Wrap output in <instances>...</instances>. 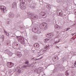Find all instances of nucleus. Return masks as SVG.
I'll return each mask as SVG.
<instances>
[{
  "instance_id": "nucleus-12",
  "label": "nucleus",
  "mask_w": 76,
  "mask_h": 76,
  "mask_svg": "<svg viewBox=\"0 0 76 76\" xmlns=\"http://www.w3.org/2000/svg\"><path fill=\"white\" fill-rule=\"evenodd\" d=\"M54 28L55 29H57V30H58V29H60V28H61V27L58 26V25L57 24H56L54 25Z\"/></svg>"
},
{
  "instance_id": "nucleus-61",
  "label": "nucleus",
  "mask_w": 76,
  "mask_h": 76,
  "mask_svg": "<svg viewBox=\"0 0 76 76\" xmlns=\"http://www.w3.org/2000/svg\"><path fill=\"white\" fill-rule=\"evenodd\" d=\"M75 36H76V34H75ZM76 36L75 38V39H76Z\"/></svg>"
},
{
  "instance_id": "nucleus-36",
  "label": "nucleus",
  "mask_w": 76,
  "mask_h": 76,
  "mask_svg": "<svg viewBox=\"0 0 76 76\" xmlns=\"http://www.w3.org/2000/svg\"><path fill=\"white\" fill-rule=\"evenodd\" d=\"M54 24H56V21L55 20L53 22Z\"/></svg>"
},
{
  "instance_id": "nucleus-15",
  "label": "nucleus",
  "mask_w": 76,
  "mask_h": 76,
  "mask_svg": "<svg viewBox=\"0 0 76 76\" xmlns=\"http://www.w3.org/2000/svg\"><path fill=\"white\" fill-rule=\"evenodd\" d=\"M59 16H61V17H64V15H63V13L62 12H59Z\"/></svg>"
},
{
  "instance_id": "nucleus-3",
  "label": "nucleus",
  "mask_w": 76,
  "mask_h": 76,
  "mask_svg": "<svg viewBox=\"0 0 76 76\" xmlns=\"http://www.w3.org/2000/svg\"><path fill=\"white\" fill-rule=\"evenodd\" d=\"M47 27L48 26L47 25V23L45 22H43L40 24L39 26V27L40 28V29H42V28H43L45 29H46L47 28Z\"/></svg>"
},
{
  "instance_id": "nucleus-29",
  "label": "nucleus",
  "mask_w": 76,
  "mask_h": 76,
  "mask_svg": "<svg viewBox=\"0 0 76 76\" xmlns=\"http://www.w3.org/2000/svg\"><path fill=\"white\" fill-rule=\"evenodd\" d=\"M37 3H34L33 4V5L34 6H37Z\"/></svg>"
},
{
  "instance_id": "nucleus-7",
  "label": "nucleus",
  "mask_w": 76,
  "mask_h": 76,
  "mask_svg": "<svg viewBox=\"0 0 76 76\" xmlns=\"http://www.w3.org/2000/svg\"><path fill=\"white\" fill-rule=\"evenodd\" d=\"M52 60L53 62H56V61H58V56H56L55 58H53Z\"/></svg>"
},
{
  "instance_id": "nucleus-51",
  "label": "nucleus",
  "mask_w": 76,
  "mask_h": 76,
  "mask_svg": "<svg viewBox=\"0 0 76 76\" xmlns=\"http://www.w3.org/2000/svg\"><path fill=\"white\" fill-rule=\"evenodd\" d=\"M68 48V47H65V48Z\"/></svg>"
},
{
  "instance_id": "nucleus-4",
  "label": "nucleus",
  "mask_w": 76,
  "mask_h": 76,
  "mask_svg": "<svg viewBox=\"0 0 76 76\" xmlns=\"http://www.w3.org/2000/svg\"><path fill=\"white\" fill-rule=\"evenodd\" d=\"M12 47L14 48V49H16V48H19L20 47V44L14 42L12 45Z\"/></svg>"
},
{
  "instance_id": "nucleus-26",
  "label": "nucleus",
  "mask_w": 76,
  "mask_h": 76,
  "mask_svg": "<svg viewBox=\"0 0 76 76\" xmlns=\"http://www.w3.org/2000/svg\"><path fill=\"white\" fill-rule=\"evenodd\" d=\"M50 34V37H53V36H54V34L53 33H51Z\"/></svg>"
},
{
  "instance_id": "nucleus-52",
  "label": "nucleus",
  "mask_w": 76,
  "mask_h": 76,
  "mask_svg": "<svg viewBox=\"0 0 76 76\" xmlns=\"http://www.w3.org/2000/svg\"><path fill=\"white\" fill-rule=\"evenodd\" d=\"M75 25H76V24H74L73 25V26H75Z\"/></svg>"
},
{
  "instance_id": "nucleus-20",
  "label": "nucleus",
  "mask_w": 76,
  "mask_h": 76,
  "mask_svg": "<svg viewBox=\"0 0 76 76\" xmlns=\"http://www.w3.org/2000/svg\"><path fill=\"white\" fill-rule=\"evenodd\" d=\"M57 76H64V74H58Z\"/></svg>"
},
{
  "instance_id": "nucleus-21",
  "label": "nucleus",
  "mask_w": 76,
  "mask_h": 76,
  "mask_svg": "<svg viewBox=\"0 0 76 76\" xmlns=\"http://www.w3.org/2000/svg\"><path fill=\"white\" fill-rule=\"evenodd\" d=\"M65 75L66 76H68L69 75V73L68 72V70H67L65 72Z\"/></svg>"
},
{
  "instance_id": "nucleus-46",
  "label": "nucleus",
  "mask_w": 76,
  "mask_h": 76,
  "mask_svg": "<svg viewBox=\"0 0 76 76\" xmlns=\"http://www.w3.org/2000/svg\"><path fill=\"white\" fill-rule=\"evenodd\" d=\"M74 54H75V55H76V52H74Z\"/></svg>"
},
{
  "instance_id": "nucleus-60",
  "label": "nucleus",
  "mask_w": 76,
  "mask_h": 76,
  "mask_svg": "<svg viewBox=\"0 0 76 76\" xmlns=\"http://www.w3.org/2000/svg\"><path fill=\"white\" fill-rule=\"evenodd\" d=\"M57 11H60V10H57Z\"/></svg>"
},
{
  "instance_id": "nucleus-14",
  "label": "nucleus",
  "mask_w": 76,
  "mask_h": 76,
  "mask_svg": "<svg viewBox=\"0 0 76 76\" xmlns=\"http://www.w3.org/2000/svg\"><path fill=\"white\" fill-rule=\"evenodd\" d=\"M34 47H36L37 48H38L39 47V43H36L34 45Z\"/></svg>"
},
{
  "instance_id": "nucleus-18",
  "label": "nucleus",
  "mask_w": 76,
  "mask_h": 76,
  "mask_svg": "<svg viewBox=\"0 0 76 76\" xmlns=\"http://www.w3.org/2000/svg\"><path fill=\"white\" fill-rule=\"evenodd\" d=\"M46 7L47 8L49 9L50 8V5L49 4H47V5H46Z\"/></svg>"
},
{
  "instance_id": "nucleus-44",
  "label": "nucleus",
  "mask_w": 76,
  "mask_h": 76,
  "mask_svg": "<svg viewBox=\"0 0 76 76\" xmlns=\"http://www.w3.org/2000/svg\"><path fill=\"white\" fill-rule=\"evenodd\" d=\"M17 69H20V67H17Z\"/></svg>"
},
{
  "instance_id": "nucleus-39",
  "label": "nucleus",
  "mask_w": 76,
  "mask_h": 76,
  "mask_svg": "<svg viewBox=\"0 0 76 76\" xmlns=\"http://www.w3.org/2000/svg\"><path fill=\"white\" fill-rule=\"evenodd\" d=\"M56 1L58 3H59V2H60V0H56Z\"/></svg>"
},
{
  "instance_id": "nucleus-17",
  "label": "nucleus",
  "mask_w": 76,
  "mask_h": 76,
  "mask_svg": "<svg viewBox=\"0 0 76 76\" xmlns=\"http://www.w3.org/2000/svg\"><path fill=\"white\" fill-rule=\"evenodd\" d=\"M50 39V38H47L44 39V41H45V42H47Z\"/></svg>"
},
{
  "instance_id": "nucleus-24",
  "label": "nucleus",
  "mask_w": 76,
  "mask_h": 76,
  "mask_svg": "<svg viewBox=\"0 0 76 76\" xmlns=\"http://www.w3.org/2000/svg\"><path fill=\"white\" fill-rule=\"evenodd\" d=\"M4 33H5V34H6V35H7V36H9V33H8V35H7V31H6V30H4Z\"/></svg>"
},
{
  "instance_id": "nucleus-45",
  "label": "nucleus",
  "mask_w": 76,
  "mask_h": 76,
  "mask_svg": "<svg viewBox=\"0 0 76 76\" xmlns=\"http://www.w3.org/2000/svg\"><path fill=\"white\" fill-rule=\"evenodd\" d=\"M32 65H31V66H30L31 67H34V66H33V64H32Z\"/></svg>"
},
{
  "instance_id": "nucleus-31",
  "label": "nucleus",
  "mask_w": 76,
  "mask_h": 76,
  "mask_svg": "<svg viewBox=\"0 0 76 76\" xmlns=\"http://www.w3.org/2000/svg\"><path fill=\"white\" fill-rule=\"evenodd\" d=\"M10 21H7V24H8V25H9L10 24Z\"/></svg>"
},
{
  "instance_id": "nucleus-41",
  "label": "nucleus",
  "mask_w": 76,
  "mask_h": 76,
  "mask_svg": "<svg viewBox=\"0 0 76 76\" xmlns=\"http://www.w3.org/2000/svg\"><path fill=\"white\" fill-rule=\"evenodd\" d=\"M45 49H46L45 50H47L48 49V47H47V46L45 47Z\"/></svg>"
},
{
  "instance_id": "nucleus-58",
  "label": "nucleus",
  "mask_w": 76,
  "mask_h": 76,
  "mask_svg": "<svg viewBox=\"0 0 76 76\" xmlns=\"http://www.w3.org/2000/svg\"><path fill=\"white\" fill-rule=\"evenodd\" d=\"M34 58H32L31 60H34Z\"/></svg>"
},
{
  "instance_id": "nucleus-54",
  "label": "nucleus",
  "mask_w": 76,
  "mask_h": 76,
  "mask_svg": "<svg viewBox=\"0 0 76 76\" xmlns=\"http://www.w3.org/2000/svg\"><path fill=\"white\" fill-rule=\"evenodd\" d=\"M42 58H39V60H41V59Z\"/></svg>"
},
{
  "instance_id": "nucleus-23",
  "label": "nucleus",
  "mask_w": 76,
  "mask_h": 76,
  "mask_svg": "<svg viewBox=\"0 0 76 76\" xmlns=\"http://www.w3.org/2000/svg\"><path fill=\"white\" fill-rule=\"evenodd\" d=\"M42 68H43L42 67H40L38 69L40 70V71L41 72L42 71Z\"/></svg>"
},
{
  "instance_id": "nucleus-34",
  "label": "nucleus",
  "mask_w": 76,
  "mask_h": 76,
  "mask_svg": "<svg viewBox=\"0 0 76 76\" xmlns=\"http://www.w3.org/2000/svg\"><path fill=\"white\" fill-rule=\"evenodd\" d=\"M18 73H20L21 72V70H18Z\"/></svg>"
},
{
  "instance_id": "nucleus-9",
  "label": "nucleus",
  "mask_w": 76,
  "mask_h": 76,
  "mask_svg": "<svg viewBox=\"0 0 76 76\" xmlns=\"http://www.w3.org/2000/svg\"><path fill=\"white\" fill-rule=\"evenodd\" d=\"M17 5V4H16V2H14L12 4V7L13 9H15L16 7V5Z\"/></svg>"
},
{
  "instance_id": "nucleus-5",
  "label": "nucleus",
  "mask_w": 76,
  "mask_h": 76,
  "mask_svg": "<svg viewBox=\"0 0 76 76\" xmlns=\"http://www.w3.org/2000/svg\"><path fill=\"white\" fill-rule=\"evenodd\" d=\"M7 65L8 67H9V68H11V67H13V66H14V65L13 64V63L11 62H7Z\"/></svg>"
},
{
  "instance_id": "nucleus-6",
  "label": "nucleus",
  "mask_w": 76,
  "mask_h": 76,
  "mask_svg": "<svg viewBox=\"0 0 76 76\" xmlns=\"http://www.w3.org/2000/svg\"><path fill=\"white\" fill-rule=\"evenodd\" d=\"M40 15L42 16V18H47V15L44 12H42L40 13Z\"/></svg>"
},
{
  "instance_id": "nucleus-8",
  "label": "nucleus",
  "mask_w": 76,
  "mask_h": 76,
  "mask_svg": "<svg viewBox=\"0 0 76 76\" xmlns=\"http://www.w3.org/2000/svg\"><path fill=\"white\" fill-rule=\"evenodd\" d=\"M4 8H5V7L3 6H0V10H1L2 12H5V11H4Z\"/></svg>"
},
{
  "instance_id": "nucleus-37",
  "label": "nucleus",
  "mask_w": 76,
  "mask_h": 76,
  "mask_svg": "<svg viewBox=\"0 0 76 76\" xmlns=\"http://www.w3.org/2000/svg\"><path fill=\"white\" fill-rule=\"evenodd\" d=\"M9 56L10 57H11L12 56V53H11L10 54H9Z\"/></svg>"
},
{
  "instance_id": "nucleus-43",
  "label": "nucleus",
  "mask_w": 76,
  "mask_h": 76,
  "mask_svg": "<svg viewBox=\"0 0 76 76\" xmlns=\"http://www.w3.org/2000/svg\"><path fill=\"white\" fill-rule=\"evenodd\" d=\"M62 66H59V68H60V69H62Z\"/></svg>"
},
{
  "instance_id": "nucleus-11",
  "label": "nucleus",
  "mask_w": 76,
  "mask_h": 76,
  "mask_svg": "<svg viewBox=\"0 0 76 76\" xmlns=\"http://www.w3.org/2000/svg\"><path fill=\"white\" fill-rule=\"evenodd\" d=\"M34 30H33V29L32 30V31L33 32H34V33L37 32V33L38 34H40L41 33V32H40L39 33L38 32V28H34Z\"/></svg>"
},
{
  "instance_id": "nucleus-55",
  "label": "nucleus",
  "mask_w": 76,
  "mask_h": 76,
  "mask_svg": "<svg viewBox=\"0 0 76 76\" xmlns=\"http://www.w3.org/2000/svg\"><path fill=\"white\" fill-rule=\"evenodd\" d=\"M75 34H76V33H74V34H73V35H75Z\"/></svg>"
},
{
  "instance_id": "nucleus-32",
  "label": "nucleus",
  "mask_w": 76,
  "mask_h": 76,
  "mask_svg": "<svg viewBox=\"0 0 76 76\" xmlns=\"http://www.w3.org/2000/svg\"><path fill=\"white\" fill-rule=\"evenodd\" d=\"M74 12H75L74 13L75 14V15H76V9H75L74 10Z\"/></svg>"
},
{
  "instance_id": "nucleus-50",
  "label": "nucleus",
  "mask_w": 76,
  "mask_h": 76,
  "mask_svg": "<svg viewBox=\"0 0 76 76\" xmlns=\"http://www.w3.org/2000/svg\"><path fill=\"white\" fill-rule=\"evenodd\" d=\"M74 66H75V67H76V65L74 64Z\"/></svg>"
},
{
  "instance_id": "nucleus-49",
  "label": "nucleus",
  "mask_w": 76,
  "mask_h": 76,
  "mask_svg": "<svg viewBox=\"0 0 76 76\" xmlns=\"http://www.w3.org/2000/svg\"><path fill=\"white\" fill-rule=\"evenodd\" d=\"M72 68H74V66H71Z\"/></svg>"
},
{
  "instance_id": "nucleus-64",
  "label": "nucleus",
  "mask_w": 76,
  "mask_h": 76,
  "mask_svg": "<svg viewBox=\"0 0 76 76\" xmlns=\"http://www.w3.org/2000/svg\"><path fill=\"white\" fill-rule=\"evenodd\" d=\"M66 29V30H67V29Z\"/></svg>"
},
{
  "instance_id": "nucleus-62",
  "label": "nucleus",
  "mask_w": 76,
  "mask_h": 76,
  "mask_svg": "<svg viewBox=\"0 0 76 76\" xmlns=\"http://www.w3.org/2000/svg\"><path fill=\"white\" fill-rule=\"evenodd\" d=\"M34 60L36 61V60H37L36 59H34Z\"/></svg>"
},
{
  "instance_id": "nucleus-10",
  "label": "nucleus",
  "mask_w": 76,
  "mask_h": 76,
  "mask_svg": "<svg viewBox=\"0 0 76 76\" xmlns=\"http://www.w3.org/2000/svg\"><path fill=\"white\" fill-rule=\"evenodd\" d=\"M9 17L10 18H14V14L12 12H10L9 13Z\"/></svg>"
},
{
  "instance_id": "nucleus-28",
  "label": "nucleus",
  "mask_w": 76,
  "mask_h": 76,
  "mask_svg": "<svg viewBox=\"0 0 76 76\" xmlns=\"http://www.w3.org/2000/svg\"><path fill=\"white\" fill-rule=\"evenodd\" d=\"M33 39H36V36H33Z\"/></svg>"
},
{
  "instance_id": "nucleus-42",
  "label": "nucleus",
  "mask_w": 76,
  "mask_h": 76,
  "mask_svg": "<svg viewBox=\"0 0 76 76\" xmlns=\"http://www.w3.org/2000/svg\"><path fill=\"white\" fill-rule=\"evenodd\" d=\"M40 4H42V2L41 1H40Z\"/></svg>"
},
{
  "instance_id": "nucleus-27",
  "label": "nucleus",
  "mask_w": 76,
  "mask_h": 76,
  "mask_svg": "<svg viewBox=\"0 0 76 76\" xmlns=\"http://www.w3.org/2000/svg\"><path fill=\"white\" fill-rule=\"evenodd\" d=\"M4 37H4V35H2V38L3 39V41H2L3 42V41H4Z\"/></svg>"
},
{
  "instance_id": "nucleus-56",
  "label": "nucleus",
  "mask_w": 76,
  "mask_h": 76,
  "mask_svg": "<svg viewBox=\"0 0 76 76\" xmlns=\"http://www.w3.org/2000/svg\"><path fill=\"white\" fill-rule=\"evenodd\" d=\"M28 1L30 2V1H31V0H28Z\"/></svg>"
},
{
  "instance_id": "nucleus-1",
  "label": "nucleus",
  "mask_w": 76,
  "mask_h": 76,
  "mask_svg": "<svg viewBox=\"0 0 76 76\" xmlns=\"http://www.w3.org/2000/svg\"><path fill=\"white\" fill-rule=\"evenodd\" d=\"M28 16V17H30V18L32 19H34V20H37V19H39V18H38V16L37 15H32V13H27Z\"/></svg>"
},
{
  "instance_id": "nucleus-40",
  "label": "nucleus",
  "mask_w": 76,
  "mask_h": 76,
  "mask_svg": "<svg viewBox=\"0 0 76 76\" xmlns=\"http://www.w3.org/2000/svg\"><path fill=\"white\" fill-rule=\"evenodd\" d=\"M60 41V40H58V42H57V41L56 42H55V43H56H56H58V42H59Z\"/></svg>"
},
{
  "instance_id": "nucleus-33",
  "label": "nucleus",
  "mask_w": 76,
  "mask_h": 76,
  "mask_svg": "<svg viewBox=\"0 0 76 76\" xmlns=\"http://www.w3.org/2000/svg\"><path fill=\"white\" fill-rule=\"evenodd\" d=\"M25 64H28L29 63V62L28 61H26V62H25Z\"/></svg>"
},
{
  "instance_id": "nucleus-2",
  "label": "nucleus",
  "mask_w": 76,
  "mask_h": 76,
  "mask_svg": "<svg viewBox=\"0 0 76 76\" xmlns=\"http://www.w3.org/2000/svg\"><path fill=\"white\" fill-rule=\"evenodd\" d=\"M20 6L21 9L22 10H24L26 9V6H25L23 4H25V0H20Z\"/></svg>"
},
{
  "instance_id": "nucleus-16",
  "label": "nucleus",
  "mask_w": 76,
  "mask_h": 76,
  "mask_svg": "<svg viewBox=\"0 0 76 76\" xmlns=\"http://www.w3.org/2000/svg\"><path fill=\"white\" fill-rule=\"evenodd\" d=\"M17 56L18 57H22V53L20 52H19L17 53Z\"/></svg>"
},
{
  "instance_id": "nucleus-53",
  "label": "nucleus",
  "mask_w": 76,
  "mask_h": 76,
  "mask_svg": "<svg viewBox=\"0 0 76 76\" xmlns=\"http://www.w3.org/2000/svg\"><path fill=\"white\" fill-rule=\"evenodd\" d=\"M56 47H57V48L56 47V48H58L59 47H58L57 46H56Z\"/></svg>"
},
{
  "instance_id": "nucleus-22",
  "label": "nucleus",
  "mask_w": 76,
  "mask_h": 76,
  "mask_svg": "<svg viewBox=\"0 0 76 76\" xmlns=\"http://www.w3.org/2000/svg\"><path fill=\"white\" fill-rule=\"evenodd\" d=\"M31 65H32V64H28L27 65V67H30V66H31Z\"/></svg>"
},
{
  "instance_id": "nucleus-35",
  "label": "nucleus",
  "mask_w": 76,
  "mask_h": 76,
  "mask_svg": "<svg viewBox=\"0 0 76 76\" xmlns=\"http://www.w3.org/2000/svg\"><path fill=\"white\" fill-rule=\"evenodd\" d=\"M47 35H48V37H51V35L50 34V33H49V34H48Z\"/></svg>"
},
{
  "instance_id": "nucleus-47",
  "label": "nucleus",
  "mask_w": 76,
  "mask_h": 76,
  "mask_svg": "<svg viewBox=\"0 0 76 76\" xmlns=\"http://www.w3.org/2000/svg\"><path fill=\"white\" fill-rule=\"evenodd\" d=\"M17 16H20V15L19 14H17Z\"/></svg>"
},
{
  "instance_id": "nucleus-30",
  "label": "nucleus",
  "mask_w": 76,
  "mask_h": 76,
  "mask_svg": "<svg viewBox=\"0 0 76 76\" xmlns=\"http://www.w3.org/2000/svg\"><path fill=\"white\" fill-rule=\"evenodd\" d=\"M70 28H68L66 29H66L65 30V31H69V29H70Z\"/></svg>"
},
{
  "instance_id": "nucleus-59",
  "label": "nucleus",
  "mask_w": 76,
  "mask_h": 76,
  "mask_svg": "<svg viewBox=\"0 0 76 76\" xmlns=\"http://www.w3.org/2000/svg\"><path fill=\"white\" fill-rule=\"evenodd\" d=\"M74 64H75V65H76V63H75Z\"/></svg>"
},
{
  "instance_id": "nucleus-13",
  "label": "nucleus",
  "mask_w": 76,
  "mask_h": 76,
  "mask_svg": "<svg viewBox=\"0 0 76 76\" xmlns=\"http://www.w3.org/2000/svg\"><path fill=\"white\" fill-rule=\"evenodd\" d=\"M20 42L22 44H24V39L23 38H20Z\"/></svg>"
},
{
  "instance_id": "nucleus-38",
  "label": "nucleus",
  "mask_w": 76,
  "mask_h": 76,
  "mask_svg": "<svg viewBox=\"0 0 76 76\" xmlns=\"http://www.w3.org/2000/svg\"><path fill=\"white\" fill-rule=\"evenodd\" d=\"M41 71H39V70H38L37 71V73H41Z\"/></svg>"
},
{
  "instance_id": "nucleus-48",
  "label": "nucleus",
  "mask_w": 76,
  "mask_h": 76,
  "mask_svg": "<svg viewBox=\"0 0 76 76\" xmlns=\"http://www.w3.org/2000/svg\"><path fill=\"white\" fill-rule=\"evenodd\" d=\"M20 28H23V26H20Z\"/></svg>"
},
{
  "instance_id": "nucleus-25",
  "label": "nucleus",
  "mask_w": 76,
  "mask_h": 76,
  "mask_svg": "<svg viewBox=\"0 0 76 76\" xmlns=\"http://www.w3.org/2000/svg\"><path fill=\"white\" fill-rule=\"evenodd\" d=\"M27 67V65H23V66L22 67V68H24L25 69H26Z\"/></svg>"
},
{
  "instance_id": "nucleus-57",
  "label": "nucleus",
  "mask_w": 76,
  "mask_h": 76,
  "mask_svg": "<svg viewBox=\"0 0 76 76\" xmlns=\"http://www.w3.org/2000/svg\"><path fill=\"white\" fill-rule=\"evenodd\" d=\"M72 39V40H73L74 39L73 38H71V39Z\"/></svg>"
},
{
  "instance_id": "nucleus-19",
  "label": "nucleus",
  "mask_w": 76,
  "mask_h": 76,
  "mask_svg": "<svg viewBox=\"0 0 76 76\" xmlns=\"http://www.w3.org/2000/svg\"><path fill=\"white\" fill-rule=\"evenodd\" d=\"M31 9H35V8H36V7L35 5H33L31 7Z\"/></svg>"
},
{
  "instance_id": "nucleus-63",
  "label": "nucleus",
  "mask_w": 76,
  "mask_h": 76,
  "mask_svg": "<svg viewBox=\"0 0 76 76\" xmlns=\"http://www.w3.org/2000/svg\"><path fill=\"white\" fill-rule=\"evenodd\" d=\"M64 16H66V15H64Z\"/></svg>"
}]
</instances>
